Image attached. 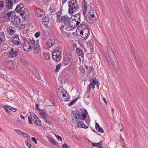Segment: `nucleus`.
<instances>
[{
  "label": "nucleus",
  "instance_id": "1a4fd4ad",
  "mask_svg": "<svg viewBox=\"0 0 148 148\" xmlns=\"http://www.w3.org/2000/svg\"><path fill=\"white\" fill-rule=\"evenodd\" d=\"M86 25V23L84 22H82L80 25H78V29L81 31L85 30V29H88Z\"/></svg>",
  "mask_w": 148,
  "mask_h": 148
},
{
  "label": "nucleus",
  "instance_id": "a18cd8bd",
  "mask_svg": "<svg viewBox=\"0 0 148 148\" xmlns=\"http://www.w3.org/2000/svg\"><path fill=\"white\" fill-rule=\"evenodd\" d=\"M25 143L26 144V145L29 148H31L32 147V145L30 143L29 141L26 140L25 141Z\"/></svg>",
  "mask_w": 148,
  "mask_h": 148
},
{
  "label": "nucleus",
  "instance_id": "9b49d317",
  "mask_svg": "<svg viewBox=\"0 0 148 148\" xmlns=\"http://www.w3.org/2000/svg\"><path fill=\"white\" fill-rule=\"evenodd\" d=\"M33 48L32 47L29 46V42H26L23 44V49L26 51H29L30 50L32 49Z\"/></svg>",
  "mask_w": 148,
  "mask_h": 148
},
{
  "label": "nucleus",
  "instance_id": "6ab92c4d",
  "mask_svg": "<svg viewBox=\"0 0 148 148\" xmlns=\"http://www.w3.org/2000/svg\"><path fill=\"white\" fill-rule=\"evenodd\" d=\"M57 52L56 57L55 61H58L60 60L61 58V51L59 50H57Z\"/></svg>",
  "mask_w": 148,
  "mask_h": 148
},
{
  "label": "nucleus",
  "instance_id": "4be33fe9",
  "mask_svg": "<svg viewBox=\"0 0 148 148\" xmlns=\"http://www.w3.org/2000/svg\"><path fill=\"white\" fill-rule=\"evenodd\" d=\"M39 113L40 115V116L44 119L46 118V117L47 116L46 112L43 110H41L40 111H39Z\"/></svg>",
  "mask_w": 148,
  "mask_h": 148
},
{
  "label": "nucleus",
  "instance_id": "412c9836",
  "mask_svg": "<svg viewBox=\"0 0 148 148\" xmlns=\"http://www.w3.org/2000/svg\"><path fill=\"white\" fill-rule=\"evenodd\" d=\"M95 128L99 132L103 133L104 131L101 127H100L99 124L97 122L95 123Z\"/></svg>",
  "mask_w": 148,
  "mask_h": 148
},
{
  "label": "nucleus",
  "instance_id": "864d4df0",
  "mask_svg": "<svg viewBox=\"0 0 148 148\" xmlns=\"http://www.w3.org/2000/svg\"><path fill=\"white\" fill-rule=\"evenodd\" d=\"M20 15L22 16V18H27V16H26L23 13H20Z\"/></svg>",
  "mask_w": 148,
  "mask_h": 148
},
{
  "label": "nucleus",
  "instance_id": "774afa93",
  "mask_svg": "<svg viewBox=\"0 0 148 148\" xmlns=\"http://www.w3.org/2000/svg\"><path fill=\"white\" fill-rule=\"evenodd\" d=\"M107 51L108 52H110V51H112V50L110 47H108L107 48Z\"/></svg>",
  "mask_w": 148,
  "mask_h": 148
},
{
  "label": "nucleus",
  "instance_id": "ddd939ff",
  "mask_svg": "<svg viewBox=\"0 0 148 148\" xmlns=\"http://www.w3.org/2000/svg\"><path fill=\"white\" fill-rule=\"evenodd\" d=\"M74 16V19L77 22L76 24L79 25L81 22V15L80 14V12L75 14Z\"/></svg>",
  "mask_w": 148,
  "mask_h": 148
},
{
  "label": "nucleus",
  "instance_id": "a19ab883",
  "mask_svg": "<svg viewBox=\"0 0 148 148\" xmlns=\"http://www.w3.org/2000/svg\"><path fill=\"white\" fill-rule=\"evenodd\" d=\"M79 99V98H76L74 99L73 100L71 101V102L69 104V106H71L73 104L75 103L76 101Z\"/></svg>",
  "mask_w": 148,
  "mask_h": 148
},
{
  "label": "nucleus",
  "instance_id": "37998d69",
  "mask_svg": "<svg viewBox=\"0 0 148 148\" xmlns=\"http://www.w3.org/2000/svg\"><path fill=\"white\" fill-rule=\"evenodd\" d=\"M22 134H23V136L26 138L27 139L29 138L30 136L27 134L25 132H23Z\"/></svg>",
  "mask_w": 148,
  "mask_h": 148
},
{
  "label": "nucleus",
  "instance_id": "9d476101",
  "mask_svg": "<svg viewBox=\"0 0 148 148\" xmlns=\"http://www.w3.org/2000/svg\"><path fill=\"white\" fill-rule=\"evenodd\" d=\"M84 19L88 23L92 24L93 23L92 19L91 18V16H90V13L87 12L86 14L84 15Z\"/></svg>",
  "mask_w": 148,
  "mask_h": 148
},
{
  "label": "nucleus",
  "instance_id": "603ef678",
  "mask_svg": "<svg viewBox=\"0 0 148 148\" xmlns=\"http://www.w3.org/2000/svg\"><path fill=\"white\" fill-rule=\"evenodd\" d=\"M40 34V32H36L35 34V36L36 38H38L39 37Z\"/></svg>",
  "mask_w": 148,
  "mask_h": 148
},
{
  "label": "nucleus",
  "instance_id": "a211bd4d",
  "mask_svg": "<svg viewBox=\"0 0 148 148\" xmlns=\"http://www.w3.org/2000/svg\"><path fill=\"white\" fill-rule=\"evenodd\" d=\"M42 24L45 27L47 26V25L49 23V19L47 16H45L43 17L42 19Z\"/></svg>",
  "mask_w": 148,
  "mask_h": 148
},
{
  "label": "nucleus",
  "instance_id": "680f3d73",
  "mask_svg": "<svg viewBox=\"0 0 148 148\" xmlns=\"http://www.w3.org/2000/svg\"><path fill=\"white\" fill-rule=\"evenodd\" d=\"M28 11V10L27 8H25L24 10H23L21 11V13H23L24 14V13L26 12H27Z\"/></svg>",
  "mask_w": 148,
  "mask_h": 148
},
{
  "label": "nucleus",
  "instance_id": "c85d7f7f",
  "mask_svg": "<svg viewBox=\"0 0 148 148\" xmlns=\"http://www.w3.org/2000/svg\"><path fill=\"white\" fill-rule=\"evenodd\" d=\"M88 141H90L91 143L92 146L93 147H99V145H102V141L101 140H100L99 142L97 143H93L89 140Z\"/></svg>",
  "mask_w": 148,
  "mask_h": 148
},
{
  "label": "nucleus",
  "instance_id": "a878e982",
  "mask_svg": "<svg viewBox=\"0 0 148 148\" xmlns=\"http://www.w3.org/2000/svg\"><path fill=\"white\" fill-rule=\"evenodd\" d=\"M30 116H29L28 117V120L29 121V123L30 124H32V119L36 115L33 112H31L30 113Z\"/></svg>",
  "mask_w": 148,
  "mask_h": 148
},
{
  "label": "nucleus",
  "instance_id": "aec40b11",
  "mask_svg": "<svg viewBox=\"0 0 148 148\" xmlns=\"http://www.w3.org/2000/svg\"><path fill=\"white\" fill-rule=\"evenodd\" d=\"M76 52L77 55L79 56H81L82 58L84 57V53L81 49L76 47Z\"/></svg>",
  "mask_w": 148,
  "mask_h": 148
},
{
  "label": "nucleus",
  "instance_id": "e2e57ef3",
  "mask_svg": "<svg viewBox=\"0 0 148 148\" xmlns=\"http://www.w3.org/2000/svg\"><path fill=\"white\" fill-rule=\"evenodd\" d=\"M93 67L92 66H90L88 67V71H92L93 69Z\"/></svg>",
  "mask_w": 148,
  "mask_h": 148
},
{
  "label": "nucleus",
  "instance_id": "dca6fc26",
  "mask_svg": "<svg viewBox=\"0 0 148 148\" xmlns=\"http://www.w3.org/2000/svg\"><path fill=\"white\" fill-rule=\"evenodd\" d=\"M54 41L53 40L49 39L46 42V45L47 48H50L54 44Z\"/></svg>",
  "mask_w": 148,
  "mask_h": 148
},
{
  "label": "nucleus",
  "instance_id": "bb28decb",
  "mask_svg": "<svg viewBox=\"0 0 148 148\" xmlns=\"http://www.w3.org/2000/svg\"><path fill=\"white\" fill-rule=\"evenodd\" d=\"M16 15L15 14L12 16L10 18V21L11 23L14 25H16Z\"/></svg>",
  "mask_w": 148,
  "mask_h": 148
},
{
  "label": "nucleus",
  "instance_id": "b1692460",
  "mask_svg": "<svg viewBox=\"0 0 148 148\" xmlns=\"http://www.w3.org/2000/svg\"><path fill=\"white\" fill-rule=\"evenodd\" d=\"M24 4L23 3H20L16 6L15 10L17 12H20V10L24 7Z\"/></svg>",
  "mask_w": 148,
  "mask_h": 148
},
{
  "label": "nucleus",
  "instance_id": "f704fd0d",
  "mask_svg": "<svg viewBox=\"0 0 148 148\" xmlns=\"http://www.w3.org/2000/svg\"><path fill=\"white\" fill-rule=\"evenodd\" d=\"M63 92L62 91H60L59 90H58V97L61 99L62 98V95L63 94Z\"/></svg>",
  "mask_w": 148,
  "mask_h": 148
},
{
  "label": "nucleus",
  "instance_id": "4c0bfd02",
  "mask_svg": "<svg viewBox=\"0 0 148 148\" xmlns=\"http://www.w3.org/2000/svg\"><path fill=\"white\" fill-rule=\"evenodd\" d=\"M83 6V14L84 15H85L86 14L87 10V7L86 6Z\"/></svg>",
  "mask_w": 148,
  "mask_h": 148
},
{
  "label": "nucleus",
  "instance_id": "20e7f679",
  "mask_svg": "<svg viewBox=\"0 0 148 148\" xmlns=\"http://www.w3.org/2000/svg\"><path fill=\"white\" fill-rule=\"evenodd\" d=\"M108 55L109 57V59L112 64H116L117 62L116 61V58L113 51L108 52Z\"/></svg>",
  "mask_w": 148,
  "mask_h": 148
},
{
  "label": "nucleus",
  "instance_id": "79ce46f5",
  "mask_svg": "<svg viewBox=\"0 0 148 148\" xmlns=\"http://www.w3.org/2000/svg\"><path fill=\"white\" fill-rule=\"evenodd\" d=\"M57 50L54 51L53 52V53H52V58L55 60L56 58V55L57 53Z\"/></svg>",
  "mask_w": 148,
  "mask_h": 148
},
{
  "label": "nucleus",
  "instance_id": "09e8293b",
  "mask_svg": "<svg viewBox=\"0 0 148 148\" xmlns=\"http://www.w3.org/2000/svg\"><path fill=\"white\" fill-rule=\"evenodd\" d=\"M91 16V18L92 19V20L93 22L95 21V20H96L95 18L96 17H95V15L93 14H90Z\"/></svg>",
  "mask_w": 148,
  "mask_h": 148
},
{
  "label": "nucleus",
  "instance_id": "49530a36",
  "mask_svg": "<svg viewBox=\"0 0 148 148\" xmlns=\"http://www.w3.org/2000/svg\"><path fill=\"white\" fill-rule=\"evenodd\" d=\"M4 5V1H0V9L3 8Z\"/></svg>",
  "mask_w": 148,
  "mask_h": 148
},
{
  "label": "nucleus",
  "instance_id": "8fccbe9b",
  "mask_svg": "<svg viewBox=\"0 0 148 148\" xmlns=\"http://www.w3.org/2000/svg\"><path fill=\"white\" fill-rule=\"evenodd\" d=\"M55 135L57 139L59 141H62V138L61 137L56 134H55Z\"/></svg>",
  "mask_w": 148,
  "mask_h": 148
},
{
  "label": "nucleus",
  "instance_id": "69168bd1",
  "mask_svg": "<svg viewBox=\"0 0 148 148\" xmlns=\"http://www.w3.org/2000/svg\"><path fill=\"white\" fill-rule=\"evenodd\" d=\"M85 69L82 68L80 69V72L82 73H83L84 72Z\"/></svg>",
  "mask_w": 148,
  "mask_h": 148
},
{
  "label": "nucleus",
  "instance_id": "c756f323",
  "mask_svg": "<svg viewBox=\"0 0 148 148\" xmlns=\"http://www.w3.org/2000/svg\"><path fill=\"white\" fill-rule=\"evenodd\" d=\"M95 85L94 84H90H90L88 85V88H87V90L90 92V89L92 88V89H94L95 87Z\"/></svg>",
  "mask_w": 148,
  "mask_h": 148
},
{
  "label": "nucleus",
  "instance_id": "4468645a",
  "mask_svg": "<svg viewBox=\"0 0 148 148\" xmlns=\"http://www.w3.org/2000/svg\"><path fill=\"white\" fill-rule=\"evenodd\" d=\"M19 39L18 36H16L14 37L12 39V42L15 45H19L21 43L19 41Z\"/></svg>",
  "mask_w": 148,
  "mask_h": 148
},
{
  "label": "nucleus",
  "instance_id": "c03bdc74",
  "mask_svg": "<svg viewBox=\"0 0 148 148\" xmlns=\"http://www.w3.org/2000/svg\"><path fill=\"white\" fill-rule=\"evenodd\" d=\"M69 99L70 98L69 97H68V98H67V97L66 96V97H63L61 99L64 101H69Z\"/></svg>",
  "mask_w": 148,
  "mask_h": 148
},
{
  "label": "nucleus",
  "instance_id": "13d9d810",
  "mask_svg": "<svg viewBox=\"0 0 148 148\" xmlns=\"http://www.w3.org/2000/svg\"><path fill=\"white\" fill-rule=\"evenodd\" d=\"M32 140L36 144L37 143V142L36 138L34 137H32L31 138Z\"/></svg>",
  "mask_w": 148,
  "mask_h": 148
},
{
  "label": "nucleus",
  "instance_id": "de8ad7c7",
  "mask_svg": "<svg viewBox=\"0 0 148 148\" xmlns=\"http://www.w3.org/2000/svg\"><path fill=\"white\" fill-rule=\"evenodd\" d=\"M45 120V121L49 125H50V124H51V125H52V123L51 121H49L47 118H45V119H44Z\"/></svg>",
  "mask_w": 148,
  "mask_h": 148
},
{
  "label": "nucleus",
  "instance_id": "c9c22d12",
  "mask_svg": "<svg viewBox=\"0 0 148 148\" xmlns=\"http://www.w3.org/2000/svg\"><path fill=\"white\" fill-rule=\"evenodd\" d=\"M16 25H19L21 23V19L19 16L16 15Z\"/></svg>",
  "mask_w": 148,
  "mask_h": 148
},
{
  "label": "nucleus",
  "instance_id": "f03ea898",
  "mask_svg": "<svg viewBox=\"0 0 148 148\" xmlns=\"http://www.w3.org/2000/svg\"><path fill=\"white\" fill-rule=\"evenodd\" d=\"M68 13L73 16L74 13H77L79 10V5L77 4L76 0H69L68 1Z\"/></svg>",
  "mask_w": 148,
  "mask_h": 148
},
{
  "label": "nucleus",
  "instance_id": "0e129e2a",
  "mask_svg": "<svg viewBox=\"0 0 148 148\" xmlns=\"http://www.w3.org/2000/svg\"><path fill=\"white\" fill-rule=\"evenodd\" d=\"M24 14L26 15V16H27L28 17L29 14V12L28 11L27 12H25Z\"/></svg>",
  "mask_w": 148,
  "mask_h": 148
},
{
  "label": "nucleus",
  "instance_id": "7ed1b4c3",
  "mask_svg": "<svg viewBox=\"0 0 148 148\" xmlns=\"http://www.w3.org/2000/svg\"><path fill=\"white\" fill-rule=\"evenodd\" d=\"M130 45L131 51L133 53V55L135 59L138 64H141L139 56L138 53L136 51V50L134 49L133 45L132 44H130Z\"/></svg>",
  "mask_w": 148,
  "mask_h": 148
},
{
  "label": "nucleus",
  "instance_id": "393cba45",
  "mask_svg": "<svg viewBox=\"0 0 148 148\" xmlns=\"http://www.w3.org/2000/svg\"><path fill=\"white\" fill-rule=\"evenodd\" d=\"M33 72L35 77L37 79H39L40 78L38 70L34 69H33Z\"/></svg>",
  "mask_w": 148,
  "mask_h": 148
},
{
  "label": "nucleus",
  "instance_id": "052dcab7",
  "mask_svg": "<svg viewBox=\"0 0 148 148\" xmlns=\"http://www.w3.org/2000/svg\"><path fill=\"white\" fill-rule=\"evenodd\" d=\"M25 27V25L22 24L20 25V28L21 29H23Z\"/></svg>",
  "mask_w": 148,
  "mask_h": 148
},
{
  "label": "nucleus",
  "instance_id": "f8f14e48",
  "mask_svg": "<svg viewBox=\"0 0 148 148\" xmlns=\"http://www.w3.org/2000/svg\"><path fill=\"white\" fill-rule=\"evenodd\" d=\"M15 13L13 11H11L5 14L4 16V18L7 21H9L10 20V18L12 17V16L14 15Z\"/></svg>",
  "mask_w": 148,
  "mask_h": 148
},
{
  "label": "nucleus",
  "instance_id": "338daca9",
  "mask_svg": "<svg viewBox=\"0 0 148 148\" xmlns=\"http://www.w3.org/2000/svg\"><path fill=\"white\" fill-rule=\"evenodd\" d=\"M126 11L127 13V15L129 17H130V10H126Z\"/></svg>",
  "mask_w": 148,
  "mask_h": 148
},
{
  "label": "nucleus",
  "instance_id": "5fc2aeb1",
  "mask_svg": "<svg viewBox=\"0 0 148 148\" xmlns=\"http://www.w3.org/2000/svg\"><path fill=\"white\" fill-rule=\"evenodd\" d=\"M14 130L19 135H20L21 134H22V133H23L20 130H18L15 129Z\"/></svg>",
  "mask_w": 148,
  "mask_h": 148
},
{
  "label": "nucleus",
  "instance_id": "423d86ee",
  "mask_svg": "<svg viewBox=\"0 0 148 148\" xmlns=\"http://www.w3.org/2000/svg\"><path fill=\"white\" fill-rule=\"evenodd\" d=\"M72 58L71 54L70 53H68L66 54L64 58L63 63L65 65L68 64L70 62Z\"/></svg>",
  "mask_w": 148,
  "mask_h": 148
},
{
  "label": "nucleus",
  "instance_id": "cd10ccee",
  "mask_svg": "<svg viewBox=\"0 0 148 148\" xmlns=\"http://www.w3.org/2000/svg\"><path fill=\"white\" fill-rule=\"evenodd\" d=\"M119 142L121 143V145L122 147H123L124 148H127V147L125 146V142L121 135H120V140Z\"/></svg>",
  "mask_w": 148,
  "mask_h": 148
},
{
  "label": "nucleus",
  "instance_id": "5701e85b",
  "mask_svg": "<svg viewBox=\"0 0 148 148\" xmlns=\"http://www.w3.org/2000/svg\"><path fill=\"white\" fill-rule=\"evenodd\" d=\"M77 125V126H79L81 128L86 129L88 127V126L86 125L82 121H79Z\"/></svg>",
  "mask_w": 148,
  "mask_h": 148
},
{
  "label": "nucleus",
  "instance_id": "0eeeda50",
  "mask_svg": "<svg viewBox=\"0 0 148 148\" xmlns=\"http://www.w3.org/2000/svg\"><path fill=\"white\" fill-rule=\"evenodd\" d=\"M80 33L81 37L83 38L84 40L87 39L90 34L88 30L86 29H85V30L80 31Z\"/></svg>",
  "mask_w": 148,
  "mask_h": 148
},
{
  "label": "nucleus",
  "instance_id": "7c9ffc66",
  "mask_svg": "<svg viewBox=\"0 0 148 148\" xmlns=\"http://www.w3.org/2000/svg\"><path fill=\"white\" fill-rule=\"evenodd\" d=\"M62 65L61 63H59L56 66V68L54 71V72L55 73L58 72L61 67Z\"/></svg>",
  "mask_w": 148,
  "mask_h": 148
},
{
  "label": "nucleus",
  "instance_id": "4d7b16f0",
  "mask_svg": "<svg viewBox=\"0 0 148 148\" xmlns=\"http://www.w3.org/2000/svg\"><path fill=\"white\" fill-rule=\"evenodd\" d=\"M35 104H36V110H38L39 111H40L41 110L39 108H38V106L39 105V104H38L37 103H35Z\"/></svg>",
  "mask_w": 148,
  "mask_h": 148
},
{
  "label": "nucleus",
  "instance_id": "f257e3e1",
  "mask_svg": "<svg viewBox=\"0 0 148 148\" xmlns=\"http://www.w3.org/2000/svg\"><path fill=\"white\" fill-rule=\"evenodd\" d=\"M80 114H79V112L77 110L73 111V118L72 119L73 122L76 123L77 122L80 121L81 119L82 120H85L86 117V114L88 113L87 111L85 109L80 110Z\"/></svg>",
  "mask_w": 148,
  "mask_h": 148
},
{
  "label": "nucleus",
  "instance_id": "ea45409f",
  "mask_svg": "<svg viewBox=\"0 0 148 148\" xmlns=\"http://www.w3.org/2000/svg\"><path fill=\"white\" fill-rule=\"evenodd\" d=\"M7 105H5L4 106H3L2 107L5 110V111L8 113V114H9L10 112L8 110V107H7Z\"/></svg>",
  "mask_w": 148,
  "mask_h": 148
},
{
  "label": "nucleus",
  "instance_id": "72a5a7b5",
  "mask_svg": "<svg viewBox=\"0 0 148 148\" xmlns=\"http://www.w3.org/2000/svg\"><path fill=\"white\" fill-rule=\"evenodd\" d=\"M8 31L10 34H12L14 32V30L12 29L11 27L9 26L8 28Z\"/></svg>",
  "mask_w": 148,
  "mask_h": 148
},
{
  "label": "nucleus",
  "instance_id": "39448f33",
  "mask_svg": "<svg viewBox=\"0 0 148 148\" xmlns=\"http://www.w3.org/2000/svg\"><path fill=\"white\" fill-rule=\"evenodd\" d=\"M70 19V18H69L67 16H64L61 17V20H59L58 21L59 22L61 21L62 25V27H63L64 26H65L66 25H68L69 23H68V22H69V20Z\"/></svg>",
  "mask_w": 148,
  "mask_h": 148
},
{
  "label": "nucleus",
  "instance_id": "6e6d98bb",
  "mask_svg": "<svg viewBox=\"0 0 148 148\" xmlns=\"http://www.w3.org/2000/svg\"><path fill=\"white\" fill-rule=\"evenodd\" d=\"M49 58H50V56L48 54L46 53V54H45V60L49 59Z\"/></svg>",
  "mask_w": 148,
  "mask_h": 148
},
{
  "label": "nucleus",
  "instance_id": "2f4dec72",
  "mask_svg": "<svg viewBox=\"0 0 148 148\" xmlns=\"http://www.w3.org/2000/svg\"><path fill=\"white\" fill-rule=\"evenodd\" d=\"M33 50L35 53H37L39 51V46L38 44L33 47Z\"/></svg>",
  "mask_w": 148,
  "mask_h": 148
},
{
  "label": "nucleus",
  "instance_id": "2eb2a0df",
  "mask_svg": "<svg viewBox=\"0 0 148 148\" xmlns=\"http://www.w3.org/2000/svg\"><path fill=\"white\" fill-rule=\"evenodd\" d=\"M76 23L77 22L75 20L73 19L71 21H69L68 25H69L72 28L76 27L79 25L77 24Z\"/></svg>",
  "mask_w": 148,
  "mask_h": 148
},
{
  "label": "nucleus",
  "instance_id": "58836bf2",
  "mask_svg": "<svg viewBox=\"0 0 148 148\" xmlns=\"http://www.w3.org/2000/svg\"><path fill=\"white\" fill-rule=\"evenodd\" d=\"M36 116H35L32 119V120L34 122V123L36 124H39V125L40 123V122H38V123H37V121H36V117H37Z\"/></svg>",
  "mask_w": 148,
  "mask_h": 148
},
{
  "label": "nucleus",
  "instance_id": "e433bc0d",
  "mask_svg": "<svg viewBox=\"0 0 148 148\" xmlns=\"http://www.w3.org/2000/svg\"><path fill=\"white\" fill-rule=\"evenodd\" d=\"M40 11H38L37 10H35V13L39 17H41L42 15L43 14L40 13Z\"/></svg>",
  "mask_w": 148,
  "mask_h": 148
},
{
  "label": "nucleus",
  "instance_id": "473e14b6",
  "mask_svg": "<svg viewBox=\"0 0 148 148\" xmlns=\"http://www.w3.org/2000/svg\"><path fill=\"white\" fill-rule=\"evenodd\" d=\"M90 84H93L95 85L97 83H98V82L97 80H96V78H93L90 80Z\"/></svg>",
  "mask_w": 148,
  "mask_h": 148
},
{
  "label": "nucleus",
  "instance_id": "f3484780",
  "mask_svg": "<svg viewBox=\"0 0 148 148\" xmlns=\"http://www.w3.org/2000/svg\"><path fill=\"white\" fill-rule=\"evenodd\" d=\"M5 3L7 9H12L13 5V2L12 0H6L5 1Z\"/></svg>",
  "mask_w": 148,
  "mask_h": 148
},
{
  "label": "nucleus",
  "instance_id": "6e6552de",
  "mask_svg": "<svg viewBox=\"0 0 148 148\" xmlns=\"http://www.w3.org/2000/svg\"><path fill=\"white\" fill-rule=\"evenodd\" d=\"M8 55L10 58H13L16 56L18 54V53L16 50H15L14 48H12L10 51H9Z\"/></svg>",
  "mask_w": 148,
  "mask_h": 148
},
{
  "label": "nucleus",
  "instance_id": "3c124183",
  "mask_svg": "<svg viewBox=\"0 0 148 148\" xmlns=\"http://www.w3.org/2000/svg\"><path fill=\"white\" fill-rule=\"evenodd\" d=\"M70 147L66 143H64L62 145V148H69Z\"/></svg>",
  "mask_w": 148,
  "mask_h": 148
},
{
  "label": "nucleus",
  "instance_id": "bf43d9fd",
  "mask_svg": "<svg viewBox=\"0 0 148 148\" xmlns=\"http://www.w3.org/2000/svg\"><path fill=\"white\" fill-rule=\"evenodd\" d=\"M36 121H37V123H38V122H40V123L39 125V124H37V125H38L40 126L41 124V122L40 120L38 117H36Z\"/></svg>",
  "mask_w": 148,
  "mask_h": 148
}]
</instances>
